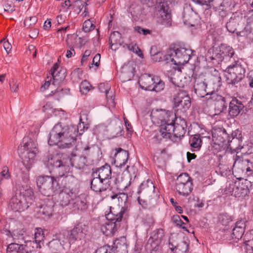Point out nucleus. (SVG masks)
Masks as SVG:
<instances>
[{
  "mask_svg": "<svg viewBox=\"0 0 253 253\" xmlns=\"http://www.w3.org/2000/svg\"><path fill=\"white\" fill-rule=\"evenodd\" d=\"M111 253H127L126 239L123 237L116 240L114 246L110 249Z\"/></svg>",
  "mask_w": 253,
  "mask_h": 253,
  "instance_id": "393cba45",
  "label": "nucleus"
},
{
  "mask_svg": "<svg viewBox=\"0 0 253 253\" xmlns=\"http://www.w3.org/2000/svg\"><path fill=\"white\" fill-rule=\"evenodd\" d=\"M188 182L192 183L191 177L186 173H182L177 177L176 185H180V184H185Z\"/></svg>",
  "mask_w": 253,
  "mask_h": 253,
  "instance_id": "49530a36",
  "label": "nucleus"
},
{
  "mask_svg": "<svg viewBox=\"0 0 253 253\" xmlns=\"http://www.w3.org/2000/svg\"><path fill=\"white\" fill-rule=\"evenodd\" d=\"M128 196L125 193H119V197L118 199L119 205L121 206V209L119 212L115 213V211H113L111 208L110 212L105 214L106 218L109 219H114L116 218L117 220H122L124 215L125 217L127 216L129 211V203L127 202Z\"/></svg>",
  "mask_w": 253,
  "mask_h": 253,
  "instance_id": "1a4fd4ad",
  "label": "nucleus"
},
{
  "mask_svg": "<svg viewBox=\"0 0 253 253\" xmlns=\"http://www.w3.org/2000/svg\"><path fill=\"white\" fill-rule=\"evenodd\" d=\"M237 21L235 18L231 17L229 21L226 23L227 30L231 33H234L236 30Z\"/></svg>",
  "mask_w": 253,
  "mask_h": 253,
  "instance_id": "603ef678",
  "label": "nucleus"
},
{
  "mask_svg": "<svg viewBox=\"0 0 253 253\" xmlns=\"http://www.w3.org/2000/svg\"><path fill=\"white\" fill-rule=\"evenodd\" d=\"M95 26L89 19L85 20L83 23V29L85 33L89 32L93 30Z\"/></svg>",
  "mask_w": 253,
  "mask_h": 253,
  "instance_id": "4d7b16f0",
  "label": "nucleus"
},
{
  "mask_svg": "<svg viewBox=\"0 0 253 253\" xmlns=\"http://www.w3.org/2000/svg\"><path fill=\"white\" fill-rule=\"evenodd\" d=\"M90 148L88 146L85 147L84 148L83 150V156H81L76 158L73 161V165L72 167L75 166L77 169H82L84 168L86 165L87 160L85 155H88V151Z\"/></svg>",
  "mask_w": 253,
  "mask_h": 253,
  "instance_id": "c756f323",
  "label": "nucleus"
},
{
  "mask_svg": "<svg viewBox=\"0 0 253 253\" xmlns=\"http://www.w3.org/2000/svg\"><path fill=\"white\" fill-rule=\"evenodd\" d=\"M90 187L92 190L96 192L105 191L108 189L110 183L107 180H103L98 176H93L90 182Z\"/></svg>",
  "mask_w": 253,
  "mask_h": 253,
  "instance_id": "f3484780",
  "label": "nucleus"
},
{
  "mask_svg": "<svg viewBox=\"0 0 253 253\" xmlns=\"http://www.w3.org/2000/svg\"><path fill=\"white\" fill-rule=\"evenodd\" d=\"M83 124H79L76 126H62L60 124L54 126L50 131L48 143L49 145H57L59 143V147L60 148H69L73 143L76 140L78 133L82 134L79 131Z\"/></svg>",
  "mask_w": 253,
  "mask_h": 253,
  "instance_id": "f257e3e1",
  "label": "nucleus"
},
{
  "mask_svg": "<svg viewBox=\"0 0 253 253\" xmlns=\"http://www.w3.org/2000/svg\"><path fill=\"white\" fill-rule=\"evenodd\" d=\"M202 143L200 134H196L190 138L189 144L192 151L199 150L201 147Z\"/></svg>",
  "mask_w": 253,
  "mask_h": 253,
  "instance_id": "e433bc0d",
  "label": "nucleus"
},
{
  "mask_svg": "<svg viewBox=\"0 0 253 253\" xmlns=\"http://www.w3.org/2000/svg\"><path fill=\"white\" fill-rule=\"evenodd\" d=\"M111 173L110 166L108 164H105L98 168L96 172L93 173L92 176H98L104 180H107V181L110 183Z\"/></svg>",
  "mask_w": 253,
  "mask_h": 253,
  "instance_id": "bb28decb",
  "label": "nucleus"
},
{
  "mask_svg": "<svg viewBox=\"0 0 253 253\" xmlns=\"http://www.w3.org/2000/svg\"><path fill=\"white\" fill-rule=\"evenodd\" d=\"M72 183H65L63 190L59 194L60 205L62 207L72 206L74 197L77 194V189Z\"/></svg>",
  "mask_w": 253,
  "mask_h": 253,
  "instance_id": "9d476101",
  "label": "nucleus"
},
{
  "mask_svg": "<svg viewBox=\"0 0 253 253\" xmlns=\"http://www.w3.org/2000/svg\"><path fill=\"white\" fill-rule=\"evenodd\" d=\"M212 136L216 137V140L223 145H227L228 140L231 139V135L227 132L225 129L219 128L217 130V134L213 133Z\"/></svg>",
  "mask_w": 253,
  "mask_h": 253,
  "instance_id": "2f4dec72",
  "label": "nucleus"
},
{
  "mask_svg": "<svg viewBox=\"0 0 253 253\" xmlns=\"http://www.w3.org/2000/svg\"><path fill=\"white\" fill-rule=\"evenodd\" d=\"M87 231V227L84 224H77L68 233V239L70 244L85 238Z\"/></svg>",
  "mask_w": 253,
  "mask_h": 253,
  "instance_id": "f8f14e48",
  "label": "nucleus"
},
{
  "mask_svg": "<svg viewBox=\"0 0 253 253\" xmlns=\"http://www.w3.org/2000/svg\"><path fill=\"white\" fill-rule=\"evenodd\" d=\"M172 220L173 222H174L177 226H179L181 227L182 229H184L185 231H188L186 227L185 226H182L183 224H185V223L182 221L181 219L180 216L178 215H173L172 218Z\"/></svg>",
  "mask_w": 253,
  "mask_h": 253,
  "instance_id": "052dcab7",
  "label": "nucleus"
},
{
  "mask_svg": "<svg viewBox=\"0 0 253 253\" xmlns=\"http://www.w3.org/2000/svg\"><path fill=\"white\" fill-rule=\"evenodd\" d=\"M98 89L100 92H105L106 98H109V93L110 86L108 84L101 83L98 85Z\"/></svg>",
  "mask_w": 253,
  "mask_h": 253,
  "instance_id": "13d9d810",
  "label": "nucleus"
},
{
  "mask_svg": "<svg viewBox=\"0 0 253 253\" xmlns=\"http://www.w3.org/2000/svg\"><path fill=\"white\" fill-rule=\"evenodd\" d=\"M154 76L150 74H144L139 78L138 83L140 87L146 90H153V85L155 84Z\"/></svg>",
  "mask_w": 253,
  "mask_h": 253,
  "instance_id": "412c9836",
  "label": "nucleus"
},
{
  "mask_svg": "<svg viewBox=\"0 0 253 253\" xmlns=\"http://www.w3.org/2000/svg\"><path fill=\"white\" fill-rule=\"evenodd\" d=\"M221 80L219 73L214 69L213 71H211V74L208 77V83L209 85H212L214 90H217L222 85Z\"/></svg>",
  "mask_w": 253,
  "mask_h": 253,
  "instance_id": "cd10ccee",
  "label": "nucleus"
},
{
  "mask_svg": "<svg viewBox=\"0 0 253 253\" xmlns=\"http://www.w3.org/2000/svg\"><path fill=\"white\" fill-rule=\"evenodd\" d=\"M154 185H153L152 182L150 180H147L146 181L143 182L139 186V190L138 191V193H140L142 191H147V189L150 191H154Z\"/></svg>",
  "mask_w": 253,
  "mask_h": 253,
  "instance_id": "a18cd8bd",
  "label": "nucleus"
},
{
  "mask_svg": "<svg viewBox=\"0 0 253 253\" xmlns=\"http://www.w3.org/2000/svg\"><path fill=\"white\" fill-rule=\"evenodd\" d=\"M174 115L172 112L165 109L153 110L151 113V119L153 124L159 126V130L156 131L154 136V139L156 141L160 142L163 139V135L161 133L162 126H167V124L171 123L172 119H174Z\"/></svg>",
  "mask_w": 253,
  "mask_h": 253,
  "instance_id": "20e7f679",
  "label": "nucleus"
},
{
  "mask_svg": "<svg viewBox=\"0 0 253 253\" xmlns=\"http://www.w3.org/2000/svg\"><path fill=\"white\" fill-rule=\"evenodd\" d=\"M176 189L178 193L183 196L188 195L193 190L192 183H187V184H180L176 185Z\"/></svg>",
  "mask_w": 253,
  "mask_h": 253,
  "instance_id": "f704fd0d",
  "label": "nucleus"
},
{
  "mask_svg": "<svg viewBox=\"0 0 253 253\" xmlns=\"http://www.w3.org/2000/svg\"><path fill=\"white\" fill-rule=\"evenodd\" d=\"M38 152V149H35L31 151H21L23 154L22 157L24 162H27L29 165H31Z\"/></svg>",
  "mask_w": 253,
  "mask_h": 253,
  "instance_id": "58836bf2",
  "label": "nucleus"
},
{
  "mask_svg": "<svg viewBox=\"0 0 253 253\" xmlns=\"http://www.w3.org/2000/svg\"><path fill=\"white\" fill-rule=\"evenodd\" d=\"M109 219L106 218L108 221L101 226V230L102 233L106 236H110L114 235L118 229L120 227V225L119 222L121 220L116 219Z\"/></svg>",
  "mask_w": 253,
  "mask_h": 253,
  "instance_id": "2eb2a0df",
  "label": "nucleus"
},
{
  "mask_svg": "<svg viewBox=\"0 0 253 253\" xmlns=\"http://www.w3.org/2000/svg\"><path fill=\"white\" fill-rule=\"evenodd\" d=\"M0 228H1L0 227ZM0 230L2 233L5 234L6 235H8V236L11 235L14 240H16V239L23 240V234H20V233L18 234L19 236L18 238H17V234H18L17 231H13L12 232V234L10 232V231L7 229H4L3 228V229H0Z\"/></svg>",
  "mask_w": 253,
  "mask_h": 253,
  "instance_id": "5fc2aeb1",
  "label": "nucleus"
},
{
  "mask_svg": "<svg viewBox=\"0 0 253 253\" xmlns=\"http://www.w3.org/2000/svg\"><path fill=\"white\" fill-rule=\"evenodd\" d=\"M121 34L118 31H114L111 33L110 36L109 42L112 45L114 44L121 45Z\"/></svg>",
  "mask_w": 253,
  "mask_h": 253,
  "instance_id": "37998d69",
  "label": "nucleus"
},
{
  "mask_svg": "<svg viewBox=\"0 0 253 253\" xmlns=\"http://www.w3.org/2000/svg\"><path fill=\"white\" fill-rule=\"evenodd\" d=\"M218 220L220 224L223 225L227 226L228 224L232 221V219L226 213H223L220 214L218 217Z\"/></svg>",
  "mask_w": 253,
  "mask_h": 253,
  "instance_id": "8fccbe9b",
  "label": "nucleus"
},
{
  "mask_svg": "<svg viewBox=\"0 0 253 253\" xmlns=\"http://www.w3.org/2000/svg\"><path fill=\"white\" fill-rule=\"evenodd\" d=\"M134 76V69L130 66H126L123 68L121 77L123 82H126L131 80Z\"/></svg>",
  "mask_w": 253,
  "mask_h": 253,
  "instance_id": "473e14b6",
  "label": "nucleus"
},
{
  "mask_svg": "<svg viewBox=\"0 0 253 253\" xmlns=\"http://www.w3.org/2000/svg\"><path fill=\"white\" fill-rule=\"evenodd\" d=\"M167 126H162L161 130L163 133L162 132L161 135H163V138H170L172 134L176 137L181 138L183 137L186 133V122L180 117L177 118L175 115L172 123L167 124Z\"/></svg>",
  "mask_w": 253,
  "mask_h": 253,
  "instance_id": "423d86ee",
  "label": "nucleus"
},
{
  "mask_svg": "<svg viewBox=\"0 0 253 253\" xmlns=\"http://www.w3.org/2000/svg\"><path fill=\"white\" fill-rule=\"evenodd\" d=\"M66 77V70L61 69L57 71L55 74L52 73V78L53 79L52 84H55V82H63Z\"/></svg>",
  "mask_w": 253,
  "mask_h": 253,
  "instance_id": "a19ab883",
  "label": "nucleus"
},
{
  "mask_svg": "<svg viewBox=\"0 0 253 253\" xmlns=\"http://www.w3.org/2000/svg\"><path fill=\"white\" fill-rule=\"evenodd\" d=\"M244 107L245 105L241 100L233 98L229 104V115L231 118L237 116Z\"/></svg>",
  "mask_w": 253,
  "mask_h": 253,
  "instance_id": "aec40b11",
  "label": "nucleus"
},
{
  "mask_svg": "<svg viewBox=\"0 0 253 253\" xmlns=\"http://www.w3.org/2000/svg\"><path fill=\"white\" fill-rule=\"evenodd\" d=\"M250 234L246 233L244 236V240L246 246V249L253 251V238L252 239H249L248 236Z\"/></svg>",
  "mask_w": 253,
  "mask_h": 253,
  "instance_id": "680f3d73",
  "label": "nucleus"
},
{
  "mask_svg": "<svg viewBox=\"0 0 253 253\" xmlns=\"http://www.w3.org/2000/svg\"><path fill=\"white\" fill-rule=\"evenodd\" d=\"M53 211L52 205H43L41 207L40 212L45 216L49 217L52 215Z\"/></svg>",
  "mask_w": 253,
  "mask_h": 253,
  "instance_id": "09e8293b",
  "label": "nucleus"
},
{
  "mask_svg": "<svg viewBox=\"0 0 253 253\" xmlns=\"http://www.w3.org/2000/svg\"><path fill=\"white\" fill-rule=\"evenodd\" d=\"M251 28L246 26L242 31L237 32L236 34L238 36L245 37L251 33Z\"/></svg>",
  "mask_w": 253,
  "mask_h": 253,
  "instance_id": "69168bd1",
  "label": "nucleus"
},
{
  "mask_svg": "<svg viewBox=\"0 0 253 253\" xmlns=\"http://www.w3.org/2000/svg\"><path fill=\"white\" fill-rule=\"evenodd\" d=\"M191 106V99L187 92L183 89H179L174 98V108L175 110H179L185 112Z\"/></svg>",
  "mask_w": 253,
  "mask_h": 253,
  "instance_id": "9b49d317",
  "label": "nucleus"
},
{
  "mask_svg": "<svg viewBox=\"0 0 253 253\" xmlns=\"http://www.w3.org/2000/svg\"><path fill=\"white\" fill-rule=\"evenodd\" d=\"M47 165L48 167H52V170L58 173L54 177H58L57 180L59 181L60 178L63 177L65 183L76 184L77 179L72 175L69 174L71 172L72 166L74 165L72 159L67 157L59 159L52 155H49Z\"/></svg>",
  "mask_w": 253,
  "mask_h": 253,
  "instance_id": "f03ea898",
  "label": "nucleus"
},
{
  "mask_svg": "<svg viewBox=\"0 0 253 253\" xmlns=\"http://www.w3.org/2000/svg\"><path fill=\"white\" fill-rule=\"evenodd\" d=\"M245 73V68L238 62H235L227 67L224 71V76L228 84L235 85L244 78Z\"/></svg>",
  "mask_w": 253,
  "mask_h": 253,
  "instance_id": "6e6552de",
  "label": "nucleus"
},
{
  "mask_svg": "<svg viewBox=\"0 0 253 253\" xmlns=\"http://www.w3.org/2000/svg\"><path fill=\"white\" fill-rule=\"evenodd\" d=\"M164 236L163 229L161 228L156 229L151 233L148 244H150L152 248L156 249L161 244Z\"/></svg>",
  "mask_w": 253,
  "mask_h": 253,
  "instance_id": "b1692460",
  "label": "nucleus"
},
{
  "mask_svg": "<svg viewBox=\"0 0 253 253\" xmlns=\"http://www.w3.org/2000/svg\"><path fill=\"white\" fill-rule=\"evenodd\" d=\"M23 146L19 149L20 151H31L35 149H38L37 144L28 137H24L23 139Z\"/></svg>",
  "mask_w": 253,
  "mask_h": 253,
  "instance_id": "72a5a7b5",
  "label": "nucleus"
},
{
  "mask_svg": "<svg viewBox=\"0 0 253 253\" xmlns=\"http://www.w3.org/2000/svg\"><path fill=\"white\" fill-rule=\"evenodd\" d=\"M195 50L189 47H174L169 48L164 58L167 63L170 61L174 65H184L187 63L193 56H195Z\"/></svg>",
  "mask_w": 253,
  "mask_h": 253,
  "instance_id": "39448f33",
  "label": "nucleus"
},
{
  "mask_svg": "<svg viewBox=\"0 0 253 253\" xmlns=\"http://www.w3.org/2000/svg\"><path fill=\"white\" fill-rule=\"evenodd\" d=\"M233 48L225 44H221L219 47V55L223 59L225 57L231 58L234 54Z\"/></svg>",
  "mask_w": 253,
  "mask_h": 253,
  "instance_id": "c9c22d12",
  "label": "nucleus"
},
{
  "mask_svg": "<svg viewBox=\"0 0 253 253\" xmlns=\"http://www.w3.org/2000/svg\"><path fill=\"white\" fill-rule=\"evenodd\" d=\"M153 161L159 167H161L165 164V157L159 156V153H156L153 156Z\"/></svg>",
  "mask_w": 253,
  "mask_h": 253,
  "instance_id": "6e6d98bb",
  "label": "nucleus"
},
{
  "mask_svg": "<svg viewBox=\"0 0 253 253\" xmlns=\"http://www.w3.org/2000/svg\"><path fill=\"white\" fill-rule=\"evenodd\" d=\"M189 241L187 238H183V240L179 242L175 246L174 253H187L188 249Z\"/></svg>",
  "mask_w": 253,
  "mask_h": 253,
  "instance_id": "4c0bfd02",
  "label": "nucleus"
},
{
  "mask_svg": "<svg viewBox=\"0 0 253 253\" xmlns=\"http://www.w3.org/2000/svg\"><path fill=\"white\" fill-rule=\"evenodd\" d=\"M114 183L116 185V187L119 190H126L127 186L130 184V182L127 184L122 179V177L119 176L116 177L114 180Z\"/></svg>",
  "mask_w": 253,
  "mask_h": 253,
  "instance_id": "de8ad7c7",
  "label": "nucleus"
},
{
  "mask_svg": "<svg viewBox=\"0 0 253 253\" xmlns=\"http://www.w3.org/2000/svg\"><path fill=\"white\" fill-rule=\"evenodd\" d=\"M157 8L158 10L157 15L161 18V23L166 26H170L171 14L168 5L164 1H160Z\"/></svg>",
  "mask_w": 253,
  "mask_h": 253,
  "instance_id": "ddd939ff",
  "label": "nucleus"
},
{
  "mask_svg": "<svg viewBox=\"0 0 253 253\" xmlns=\"http://www.w3.org/2000/svg\"><path fill=\"white\" fill-rule=\"evenodd\" d=\"M110 250V247L108 246H104L97 249L94 253H111Z\"/></svg>",
  "mask_w": 253,
  "mask_h": 253,
  "instance_id": "774afa93",
  "label": "nucleus"
},
{
  "mask_svg": "<svg viewBox=\"0 0 253 253\" xmlns=\"http://www.w3.org/2000/svg\"><path fill=\"white\" fill-rule=\"evenodd\" d=\"M248 184H251L250 181L247 179L244 181V184L241 185L240 183H235L231 185L232 191L231 195L235 197H245L249 192Z\"/></svg>",
  "mask_w": 253,
  "mask_h": 253,
  "instance_id": "dca6fc26",
  "label": "nucleus"
},
{
  "mask_svg": "<svg viewBox=\"0 0 253 253\" xmlns=\"http://www.w3.org/2000/svg\"><path fill=\"white\" fill-rule=\"evenodd\" d=\"M134 31L139 34H142L143 35L151 34L152 31L149 29H144L140 26H135Z\"/></svg>",
  "mask_w": 253,
  "mask_h": 253,
  "instance_id": "0e129e2a",
  "label": "nucleus"
},
{
  "mask_svg": "<svg viewBox=\"0 0 253 253\" xmlns=\"http://www.w3.org/2000/svg\"><path fill=\"white\" fill-rule=\"evenodd\" d=\"M33 244V242H26L22 244L20 241L18 243H11L7 247L6 253H33V250L31 249Z\"/></svg>",
  "mask_w": 253,
  "mask_h": 253,
  "instance_id": "4468645a",
  "label": "nucleus"
},
{
  "mask_svg": "<svg viewBox=\"0 0 253 253\" xmlns=\"http://www.w3.org/2000/svg\"><path fill=\"white\" fill-rule=\"evenodd\" d=\"M58 177L50 176H40L37 178V184L40 192L43 196H52L59 188Z\"/></svg>",
  "mask_w": 253,
  "mask_h": 253,
  "instance_id": "0eeeda50",
  "label": "nucleus"
},
{
  "mask_svg": "<svg viewBox=\"0 0 253 253\" xmlns=\"http://www.w3.org/2000/svg\"><path fill=\"white\" fill-rule=\"evenodd\" d=\"M116 153L114 154V163L116 167L122 168L127 162L129 153L127 151L121 148L115 149Z\"/></svg>",
  "mask_w": 253,
  "mask_h": 253,
  "instance_id": "a211bd4d",
  "label": "nucleus"
},
{
  "mask_svg": "<svg viewBox=\"0 0 253 253\" xmlns=\"http://www.w3.org/2000/svg\"><path fill=\"white\" fill-rule=\"evenodd\" d=\"M245 227L246 225L244 221L240 220L237 221L232 230V238L237 240L241 239L245 232Z\"/></svg>",
  "mask_w": 253,
  "mask_h": 253,
  "instance_id": "c85d7f7f",
  "label": "nucleus"
},
{
  "mask_svg": "<svg viewBox=\"0 0 253 253\" xmlns=\"http://www.w3.org/2000/svg\"><path fill=\"white\" fill-rule=\"evenodd\" d=\"M232 3V0H222V2L218 7H220L224 9H228L230 7Z\"/></svg>",
  "mask_w": 253,
  "mask_h": 253,
  "instance_id": "338daca9",
  "label": "nucleus"
},
{
  "mask_svg": "<svg viewBox=\"0 0 253 253\" xmlns=\"http://www.w3.org/2000/svg\"><path fill=\"white\" fill-rule=\"evenodd\" d=\"M87 200L84 195H80L74 197L72 203V206L70 208L73 211H85L88 208V204Z\"/></svg>",
  "mask_w": 253,
  "mask_h": 253,
  "instance_id": "4be33fe9",
  "label": "nucleus"
},
{
  "mask_svg": "<svg viewBox=\"0 0 253 253\" xmlns=\"http://www.w3.org/2000/svg\"><path fill=\"white\" fill-rule=\"evenodd\" d=\"M91 87L92 86L86 80H84L80 85V92L83 94H85L91 89Z\"/></svg>",
  "mask_w": 253,
  "mask_h": 253,
  "instance_id": "3c124183",
  "label": "nucleus"
},
{
  "mask_svg": "<svg viewBox=\"0 0 253 253\" xmlns=\"http://www.w3.org/2000/svg\"><path fill=\"white\" fill-rule=\"evenodd\" d=\"M37 21V18L36 16L30 17L27 18L24 21L25 26L28 25L29 26L35 25Z\"/></svg>",
  "mask_w": 253,
  "mask_h": 253,
  "instance_id": "e2e57ef3",
  "label": "nucleus"
},
{
  "mask_svg": "<svg viewBox=\"0 0 253 253\" xmlns=\"http://www.w3.org/2000/svg\"><path fill=\"white\" fill-rule=\"evenodd\" d=\"M43 231L42 228H38L36 229L35 232V239L33 241H27L26 242H33V245L31 247V249L34 251L35 248H41L42 245L43 244L42 241L44 238Z\"/></svg>",
  "mask_w": 253,
  "mask_h": 253,
  "instance_id": "7c9ffc66",
  "label": "nucleus"
},
{
  "mask_svg": "<svg viewBox=\"0 0 253 253\" xmlns=\"http://www.w3.org/2000/svg\"><path fill=\"white\" fill-rule=\"evenodd\" d=\"M155 84L153 85L152 88H153L152 91L156 92H160L164 89L165 83L161 80L160 78L158 76H154Z\"/></svg>",
  "mask_w": 253,
  "mask_h": 253,
  "instance_id": "79ce46f5",
  "label": "nucleus"
},
{
  "mask_svg": "<svg viewBox=\"0 0 253 253\" xmlns=\"http://www.w3.org/2000/svg\"><path fill=\"white\" fill-rule=\"evenodd\" d=\"M205 81V80H203L201 79H197L195 81L194 86V91L197 96L200 97H204L206 95L209 94L206 90L208 84Z\"/></svg>",
  "mask_w": 253,
  "mask_h": 253,
  "instance_id": "a878e982",
  "label": "nucleus"
},
{
  "mask_svg": "<svg viewBox=\"0 0 253 253\" xmlns=\"http://www.w3.org/2000/svg\"><path fill=\"white\" fill-rule=\"evenodd\" d=\"M48 246L52 252L60 251L63 248V245L60 240L53 239L49 242Z\"/></svg>",
  "mask_w": 253,
  "mask_h": 253,
  "instance_id": "c03bdc74",
  "label": "nucleus"
},
{
  "mask_svg": "<svg viewBox=\"0 0 253 253\" xmlns=\"http://www.w3.org/2000/svg\"><path fill=\"white\" fill-rule=\"evenodd\" d=\"M33 192L31 189L21 188L10 199L9 207L14 211H21L28 209L33 201Z\"/></svg>",
  "mask_w": 253,
  "mask_h": 253,
  "instance_id": "7ed1b4c3",
  "label": "nucleus"
},
{
  "mask_svg": "<svg viewBox=\"0 0 253 253\" xmlns=\"http://www.w3.org/2000/svg\"><path fill=\"white\" fill-rule=\"evenodd\" d=\"M85 5L84 6V2L83 0H77L72 3V8L75 11H77L78 13H79L84 6V13H85V16L86 13H88V11L86 8V6L87 5V2H85Z\"/></svg>",
  "mask_w": 253,
  "mask_h": 253,
  "instance_id": "ea45409f",
  "label": "nucleus"
},
{
  "mask_svg": "<svg viewBox=\"0 0 253 253\" xmlns=\"http://www.w3.org/2000/svg\"><path fill=\"white\" fill-rule=\"evenodd\" d=\"M211 99L215 101L214 109L217 114L223 112L227 107V103L225 97L215 93H211Z\"/></svg>",
  "mask_w": 253,
  "mask_h": 253,
  "instance_id": "5701e85b",
  "label": "nucleus"
},
{
  "mask_svg": "<svg viewBox=\"0 0 253 253\" xmlns=\"http://www.w3.org/2000/svg\"><path fill=\"white\" fill-rule=\"evenodd\" d=\"M242 163L243 165L247 167V171H253V158H243Z\"/></svg>",
  "mask_w": 253,
  "mask_h": 253,
  "instance_id": "864d4df0",
  "label": "nucleus"
},
{
  "mask_svg": "<svg viewBox=\"0 0 253 253\" xmlns=\"http://www.w3.org/2000/svg\"><path fill=\"white\" fill-rule=\"evenodd\" d=\"M196 4L201 5H205V9H208L211 8V2L213 1V0H192Z\"/></svg>",
  "mask_w": 253,
  "mask_h": 253,
  "instance_id": "bf43d9fd",
  "label": "nucleus"
},
{
  "mask_svg": "<svg viewBox=\"0 0 253 253\" xmlns=\"http://www.w3.org/2000/svg\"><path fill=\"white\" fill-rule=\"evenodd\" d=\"M242 135L241 131L236 129L231 134V139L228 140L227 146L230 149H239L242 147Z\"/></svg>",
  "mask_w": 253,
  "mask_h": 253,
  "instance_id": "6ab92c4d",
  "label": "nucleus"
}]
</instances>
